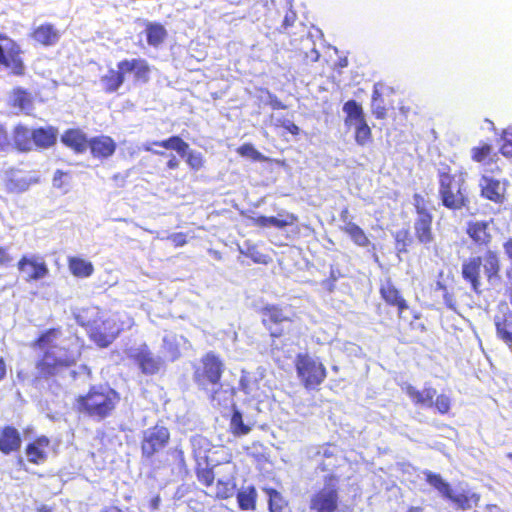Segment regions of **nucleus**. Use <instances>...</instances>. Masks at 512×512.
<instances>
[{"mask_svg":"<svg viewBox=\"0 0 512 512\" xmlns=\"http://www.w3.org/2000/svg\"><path fill=\"white\" fill-rule=\"evenodd\" d=\"M22 49L17 42H11L8 52L0 44V65L9 70L14 76H24L26 67L22 58Z\"/></svg>","mask_w":512,"mask_h":512,"instance_id":"obj_17","label":"nucleus"},{"mask_svg":"<svg viewBox=\"0 0 512 512\" xmlns=\"http://www.w3.org/2000/svg\"><path fill=\"white\" fill-rule=\"evenodd\" d=\"M493 220L468 221L465 233L471 243L479 250H484L482 255L471 256L465 259L461 265V277L469 285L471 291L477 295L483 293L481 271L489 283L500 279L502 269L501 256L498 250L492 249L493 234L491 224Z\"/></svg>","mask_w":512,"mask_h":512,"instance_id":"obj_1","label":"nucleus"},{"mask_svg":"<svg viewBox=\"0 0 512 512\" xmlns=\"http://www.w3.org/2000/svg\"><path fill=\"white\" fill-rule=\"evenodd\" d=\"M9 105L12 108H16L26 114H30L34 107V100L28 90L22 87H15L11 91Z\"/></svg>","mask_w":512,"mask_h":512,"instance_id":"obj_24","label":"nucleus"},{"mask_svg":"<svg viewBox=\"0 0 512 512\" xmlns=\"http://www.w3.org/2000/svg\"><path fill=\"white\" fill-rule=\"evenodd\" d=\"M39 512H52L50 508H48L47 506H42L40 509H39Z\"/></svg>","mask_w":512,"mask_h":512,"instance_id":"obj_62","label":"nucleus"},{"mask_svg":"<svg viewBox=\"0 0 512 512\" xmlns=\"http://www.w3.org/2000/svg\"><path fill=\"white\" fill-rule=\"evenodd\" d=\"M0 41H5L7 43V50L5 52H8L11 46V42H16L15 40L9 38L6 34L0 33Z\"/></svg>","mask_w":512,"mask_h":512,"instance_id":"obj_56","label":"nucleus"},{"mask_svg":"<svg viewBox=\"0 0 512 512\" xmlns=\"http://www.w3.org/2000/svg\"><path fill=\"white\" fill-rule=\"evenodd\" d=\"M224 372V363L221 358L213 352H207L200 359V366L194 368L193 381L199 389L208 391V386L220 385V380ZM221 387L212 391L209 400L213 404H219L217 394Z\"/></svg>","mask_w":512,"mask_h":512,"instance_id":"obj_6","label":"nucleus"},{"mask_svg":"<svg viewBox=\"0 0 512 512\" xmlns=\"http://www.w3.org/2000/svg\"><path fill=\"white\" fill-rule=\"evenodd\" d=\"M394 238L399 252H407L408 247L413 242V238L408 229H401L397 231Z\"/></svg>","mask_w":512,"mask_h":512,"instance_id":"obj_40","label":"nucleus"},{"mask_svg":"<svg viewBox=\"0 0 512 512\" xmlns=\"http://www.w3.org/2000/svg\"><path fill=\"white\" fill-rule=\"evenodd\" d=\"M14 147L20 152H28L32 149V131L22 124H17L12 131Z\"/></svg>","mask_w":512,"mask_h":512,"instance_id":"obj_28","label":"nucleus"},{"mask_svg":"<svg viewBox=\"0 0 512 512\" xmlns=\"http://www.w3.org/2000/svg\"><path fill=\"white\" fill-rule=\"evenodd\" d=\"M295 367L298 377L308 389L319 386L326 378L325 366L307 355H298Z\"/></svg>","mask_w":512,"mask_h":512,"instance_id":"obj_10","label":"nucleus"},{"mask_svg":"<svg viewBox=\"0 0 512 512\" xmlns=\"http://www.w3.org/2000/svg\"><path fill=\"white\" fill-rule=\"evenodd\" d=\"M21 438L19 432L12 427H6L2 430L0 434V450L9 454L12 451L20 448Z\"/></svg>","mask_w":512,"mask_h":512,"instance_id":"obj_30","label":"nucleus"},{"mask_svg":"<svg viewBox=\"0 0 512 512\" xmlns=\"http://www.w3.org/2000/svg\"><path fill=\"white\" fill-rule=\"evenodd\" d=\"M7 375V365L3 357H0V381L4 380Z\"/></svg>","mask_w":512,"mask_h":512,"instance_id":"obj_54","label":"nucleus"},{"mask_svg":"<svg viewBox=\"0 0 512 512\" xmlns=\"http://www.w3.org/2000/svg\"><path fill=\"white\" fill-rule=\"evenodd\" d=\"M152 145L176 151L185 159L189 168L194 171H199L205 165V158L203 154L193 150L188 151L189 144L180 136L174 135L164 140L153 141Z\"/></svg>","mask_w":512,"mask_h":512,"instance_id":"obj_11","label":"nucleus"},{"mask_svg":"<svg viewBox=\"0 0 512 512\" xmlns=\"http://www.w3.org/2000/svg\"><path fill=\"white\" fill-rule=\"evenodd\" d=\"M11 146L9 133L6 127L0 124V152L7 151Z\"/></svg>","mask_w":512,"mask_h":512,"instance_id":"obj_46","label":"nucleus"},{"mask_svg":"<svg viewBox=\"0 0 512 512\" xmlns=\"http://www.w3.org/2000/svg\"><path fill=\"white\" fill-rule=\"evenodd\" d=\"M33 444H37V446L42 449V448L48 446L49 440L46 437H41L36 442H34Z\"/></svg>","mask_w":512,"mask_h":512,"instance_id":"obj_57","label":"nucleus"},{"mask_svg":"<svg viewBox=\"0 0 512 512\" xmlns=\"http://www.w3.org/2000/svg\"><path fill=\"white\" fill-rule=\"evenodd\" d=\"M341 231L348 235L351 241L358 247H368L371 244L366 232L354 222L345 223L341 227Z\"/></svg>","mask_w":512,"mask_h":512,"instance_id":"obj_32","label":"nucleus"},{"mask_svg":"<svg viewBox=\"0 0 512 512\" xmlns=\"http://www.w3.org/2000/svg\"><path fill=\"white\" fill-rule=\"evenodd\" d=\"M253 423L248 421L245 423L243 418H230L229 428L232 433L236 436H243L248 434L251 431Z\"/></svg>","mask_w":512,"mask_h":512,"instance_id":"obj_41","label":"nucleus"},{"mask_svg":"<svg viewBox=\"0 0 512 512\" xmlns=\"http://www.w3.org/2000/svg\"><path fill=\"white\" fill-rule=\"evenodd\" d=\"M296 20V15L294 12L287 13L283 19L282 27L286 30L288 27L292 26Z\"/></svg>","mask_w":512,"mask_h":512,"instance_id":"obj_52","label":"nucleus"},{"mask_svg":"<svg viewBox=\"0 0 512 512\" xmlns=\"http://www.w3.org/2000/svg\"><path fill=\"white\" fill-rule=\"evenodd\" d=\"M338 509V479L330 475L325 478L322 489L313 494L310 499V512H337Z\"/></svg>","mask_w":512,"mask_h":512,"instance_id":"obj_9","label":"nucleus"},{"mask_svg":"<svg viewBox=\"0 0 512 512\" xmlns=\"http://www.w3.org/2000/svg\"><path fill=\"white\" fill-rule=\"evenodd\" d=\"M446 499L451 500L458 508L467 510L472 508L473 505L476 506L478 504L480 495L471 490L453 491L451 489Z\"/></svg>","mask_w":512,"mask_h":512,"instance_id":"obj_26","label":"nucleus"},{"mask_svg":"<svg viewBox=\"0 0 512 512\" xmlns=\"http://www.w3.org/2000/svg\"><path fill=\"white\" fill-rule=\"evenodd\" d=\"M152 68L143 58L123 59L117 63V70L110 69L102 76L104 91L108 94L116 92L125 82L127 74H133L134 83H148Z\"/></svg>","mask_w":512,"mask_h":512,"instance_id":"obj_4","label":"nucleus"},{"mask_svg":"<svg viewBox=\"0 0 512 512\" xmlns=\"http://www.w3.org/2000/svg\"><path fill=\"white\" fill-rule=\"evenodd\" d=\"M269 509L271 512H287L284 499L277 491L273 490L269 494Z\"/></svg>","mask_w":512,"mask_h":512,"instance_id":"obj_43","label":"nucleus"},{"mask_svg":"<svg viewBox=\"0 0 512 512\" xmlns=\"http://www.w3.org/2000/svg\"><path fill=\"white\" fill-rule=\"evenodd\" d=\"M198 479L201 483L209 486L213 483L214 473L211 470H203L198 473Z\"/></svg>","mask_w":512,"mask_h":512,"instance_id":"obj_48","label":"nucleus"},{"mask_svg":"<svg viewBox=\"0 0 512 512\" xmlns=\"http://www.w3.org/2000/svg\"><path fill=\"white\" fill-rule=\"evenodd\" d=\"M30 185H31L30 180H28L26 178L15 177V176H12V177H9L8 179H6L5 184H4L5 190L9 194L23 193L26 190H28Z\"/></svg>","mask_w":512,"mask_h":512,"instance_id":"obj_37","label":"nucleus"},{"mask_svg":"<svg viewBox=\"0 0 512 512\" xmlns=\"http://www.w3.org/2000/svg\"><path fill=\"white\" fill-rule=\"evenodd\" d=\"M170 438L169 431L166 427L156 425L148 428L143 432V440L141 444L142 457L148 461L161 451L168 443Z\"/></svg>","mask_w":512,"mask_h":512,"instance_id":"obj_12","label":"nucleus"},{"mask_svg":"<svg viewBox=\"0 0 512 512\" xmlns=\"http://www.w3.org/2000/svg\"><path fill=\"white\" fill-rule=\"evenodd\" d=\"M236 152L242 156L252 159L253 161H265L266 157L263 156L258 150L254 148L251 143H244L239 146Z\"/></svg>","mask_w":512,"mask_h":512,"instance_id":"obj_42","label":"nucleus"},{"mask_svg":"<svg viewBox=\"0 0 512 512\" xmlns=\"http://www.w3.org/2000/svg\"><path fill=\"white\" fill-rule=\"evenodd\" d=\"M372 114L377 119H385L387 116V109L384 105L383 95L381 93V85L374 84L371 99Z\"/></svg>","mask_w":512,"mask_h":512,"instance_id":"obj_34","label":"nucleus"},{"mask_svg":"<svg viewBox=\"0 0 512 512\" xmlns=\"http://www.w3.org/2000/svg\"><path fill=\"white\" fill-rule=\"evenodd\" d=\"M505 184H502L498 179L482 175L479 181L481 196L496 204H501L505 200Z\"/></svg>","mask_w":512,"mask_h":512,"instance_id":"obj_18","label":"nucleus"},{"mask_svg":"<svg viewBox=\"0 0 512 512\" xmlns=\"http://www.w3.org/2000/svg\"><path fill=\"white\" fill-rule=\"evenodd\" d=\"M119 395L109 387H91L86 395L76 398L75 407L79 413L89 416H107L119 402Z\"/></svg>","mask_w":512,"mask_h":512,"instance_id":"obj_5","label":"nucleus"},{"mask_svg":"<svg viewBox=\"0 0 512 512\" xmlns=\"http://www.w3.org/2000/svg\"><path fill=\"white\" fill-rule=\"evenodd\" d=\"M412 199L416 214L413 222L414 237L419 244L429 246L435 240L433 231V203L428 197L420 193H414Z\"/></svg>","mask_w":512,"mask_h":512,"instance_id":"obj_7","label":"nucleus"},{"mask_svg":"<svg viewBox=\"0 0 512 512\" xmlns=\"http://www.w3.org/2000/svg\"><path fill=\"white\" fill-rule=\"evenodd\" d=\"M379 295L386 306L396 309L400 321L405 320L404 313L410 309L408 301L390 278L380 282Z\"/></svg>","mask_w":512,"mask_h":512,"instance_id":"obj_13","label":"nucleus"},{"mask_svg":"<svg viewBox=\"0 0 512 512\" xmlns=\"http://www.w3.org/2000/svg\"><path fill=\"white\" fill-rule=\"evenodd\" d=\"M297 221V216L294 214H285L279 215V217L274 216H258L253 218V224L260 228H266L269 226H274L276 228L282 229L287 226L293 225Z\"/></svg>","mask_w":512,"mask_h":512,"instance_id":"obj_25","label":"nucleus"},{"mask_svg":"<svg viewBox=\"0 0 512 512\" xmlns=\"http://www.w3.org/2000/svg\"><path fill=\"white\" fill-rule=\"evenodd\" d=\"M503 250L508 260L512 261V237H509L503 243Z\"/></svg>","mask_w":512,"mask_h":512,"instance_id":"obj_51","label":"nucleus"},{"mask_svg":"<svg viewBox=\"0 0 512 512\" xmlns=\"http://www.w3.org/2000/svg\"><path fill=\"white\" fill-rule=\"evenodd\" d=\"M61 142L77 154L84 153L89 145L86 134L78 128H70L61 135Z\"/></svg>","mask_w":512,"mask_h":512,"instance_id":"obj_21","label":"nucleus"},{"mask_svg":"<svg viewBox=\"0 0 512 512\" xmlns=\"http://www.w3.org/2000/svg\"><path fill=\"white\" fill-rule=\"evenodd\" d=\"M494 325L498 339L512 351V311L507 308L501 315H496Z\"/></svg>","mask_w":512,"mask_h":512,"instance_id":"obj_22","label":"nucleus"},{"mask_svg":"<svg viewBox=\"0 0 512 512\" xmlns=\"http://www.w3.org/2000/svg\"><path fill=\"white\" fill-rule=\"evenodd\" d=\"M31 38L42 46H53L60 38L59 31L50 23H44L31 32Z\"/></svg>","mask_w":512,"mask_h":512,"instance_id":"obj_23","label":"nucleus"},{"mask_svg":"<svg viewBox=\"0 0 512 512\" xmlns=\"http://www.w3.org/2000/svg\"><path fill=\"white\" fill-rule=\"evenodd\" d=\"M256 490L254 487L242 489L237 494V500L242 510H252L255 507Z\"/></svg>","mask_w":512,"mask_h":512,"instance_id":"obj_38","label":"nucleus"},{"mask_svg":"<svg viewBox=\"0 0 512 512\" xmlns=\"http://www.w3.org/2000/svg\"><path fill=\"white\" fill-rule=\"evenodd\" d=\"M61 336V327H52L41 331L30 343L32 349L41 353L35 362L41 379L55 377L61 370L74 366L81 355L76 337H68L59 343Z\"/></svg>","mask_w":512,"mask_h":512,"instance_id":"obj_2","label":"nucleus"},{"mask_svg":"<svg viewBox=\"0 0 512 512\" xmlns=\"http://www.w3.org/2000/svg\"><path fill=\"white\" fill-rule=\"evenodd\" d=\"M323 454H324V456H329V455H331V454H332V452L330 451V448H325V449L323 450Z\"/></svg>","mask_w":512,"mask_h":512,"instance_id":"obj_64","label":"nucleus"},{"mask_svg":"<svg viewBox=\"0 0 512 512\" xmlns=\"http://www.w3.org/2000/svg\"><path fill=\"white\" fill-rule=\"evenodd\" d=\"M349 216H350L349 209L347 207H344L340 212V219L344 222V224L347 222H351L349 220Z\"/></svg>","mask_w":512,"mask_h":512,"instance_id":"obj_55","label":"nucleus"},{"mask_svg":"<svg viewBox=\"0 0 512 512\" xmlns=\"http://www.w3.org/2000/svg\"><path fill=\"white\" fill-rule=\"evenodd\" d=\"M179 166H180V161L178 160V158L175 155L170 154L169 159L166 163V168L169 170H175V169H178Z\"/></svg>","mask_w":512,"mask_h":512,"instance_id":"obj_53","label":"nucleus"},{"mask_svg":"<svg viewBox=\"0 0 512 512\" xmlns=\"http://www.w3.org/2000/svg\"><path fill=\"white\" fill-rule=\"evenodd\" d=\"M438 196L441 204L449 210H461L470 205L469 189L465 178L452 173L449 166L438 171Z\"/></svg>","mask_w":512,"mask_h":512,"instance_id":"obj_3","label":"nucleus"},{"mask_svg":"<svg viewBox=\"0 0 512 512\" xmlns=\"http://www.w3.org/2000/svg\"><path fill=\"white\" fill-rule=\"evenodd\" d=\"M87 334L91 341L99 347L109 346L119 334L114 320L106 319L88 326Z\"/></svg>","mask_w":512,"mask_h":512,"instance_id":"obj_15","label":"nucleus"},{"mask_svg":"<svg viewBox=\"0 0 512 512\" xmlns=\"http://www.w3.org/2000/svg\"><path fill=\"white\" fill-rule=\"evenodd\" d=\"M401 388L414 405L434 408L440 414H446L450 410V396L446 394L437 395L436 389L432 386H425L422 390H418L413 385L405 383Z\"/></svg>","mask_w":512,"mask_h":512,"instance_id":"obj_8","label":"nucleus"},{"mask_svg":"<svg viewBox=\"0 0 512 512\" xmlns=\"http://www.w3.org/2000/svg\"><path fill=\"white\" fill-rule=\"evenodd\" d=\"M71 274L77 278H87L94 272L92 262L77 256H71L67 260Z\"/></svg>","mask_w":512,"mask_h":512,"instance_id":"obj_31","label":"nucleus"},{"mask_svg":"<svg viewBox=\"0 0 512 512\" xmlns=\"http://www.w3.org/2000/svg\"><path fill=\"white\" fill-rule=\"evenodd\" d=\"M167 239L172 242L174 247H182L187 243V235L183 232L173 233Z\"/></svg>","mask_w":512,"mask_h":512,"instance_id":"obj_47","label":"nucleus"},{"mask_svg":"<svg viewBox=\"0 0 512 512\" xmlns=\"http://www.w3.org/2000/svg\"><path fill=\"white\" fill-rule=\"evenodd\" d=\"M12 256L9 254L6 247L0 246V265H8L12 261Z\"/></svg>","mask_w":512,"mask_h":512,"instance_id":"obj_50","label":"nucleus"},{"mask_svg":"<svg viewBox=\"0 0 512 512\" xmlns=\"http://www.w3.org/2000/svg\"><path fill=\"white\" fill-rule=\"evenodd\" d=\"M104 512H121V511L116 507H110V508L106 509Z\"/></svg>","mask_w":512,"mask_h":512,"instance_id":"obj_61","label":"nucleus"},{"mask_svg":"<svg viewBox=\"0 0 512 512\" xmlns=\"http://www.w3.org/2000/svg\"><path fill=\"white\" fill-rule=\"evenodd\" d=\"M27 457L30 462L33 463H39L40 461L44 460L45 454L43 449L37 446V444H30L27 447Z\"/></svg>","mask_w":512,"mask_h":512,"instance_id":"obj_45","label":"nucleus"},{"mask_svg":"<svg viewBox=\"0 0 512 512\" xmlns=\"http://www.w3.org/2000/svg\"><path fill=\"white\" fill-rule=\"evenodd\" d=\"M488 512H501V509L496 504H489L486 506Z\"/></svg>","mask_w":512,"mask_h":512,"instance_id":"obj_58","label":"nucleus"},{"mask_svg":"<svg viewBox=\"0 0 512 512\" xmlns=\"http://www.w3.org/2000/svg\"><path fill=\"white\" fill-rule=\"evenodd\" d=\"M343 111L346 114L345 124L349 125L352 122L360 123L365 119L363 108L355 100H348L343 105Z\"/></svg>","mask_w":512,"mask_h":512,"instance_id":"obj_33","label":"nucleus"},{"mask_svg":"<svg viewBox=\"0 0 512 512\" xmlns=\"http://www.w3.org/2000/svg\"><path fill=\"white\" fill-rule=\"evenodd\" d=\"M372 140V132L366 120L357 123L355 128V141L360 146H365Z\"/></svg>","mask_w":512,"mask_h":512,"instance_id":"obj_39","label":"nucleus"},{"mask_svg":"<svg viewBox=\"0 0 512 512\" xmlns=\"http://www.w3.org/2000/svg\"><path fill=\"white\" fill-rule=\"evenodd\" d=\"M17 269L24 274L27 283L44 279L49 274L45 260L35 255H23L17 262Z\"/></svg>","mask_w":512,"mask_h":512,"instance_id":"obj_14","label":"nucleus"},{"mask_svg":"<svg viewBox=\"0 0 512 512\" xmlns=\"http://www.w3.org/2000/svg\"><path fill=\"white\" fill-rule=\"evenodd\" d=\"M88 148L93 158L102 160L110 158L115 153L117 144L112 137L99 135L89 139Z\"/></svg>","mask_w":512,"mask_h":512,"instance_id":"obj_20","label":"nucleus"},{"mask_svg":"<svg viewBox=\"0 0 512 512\" xmlns=\"http://www.w3.org/2000/svg\"><path fill=\"white\" fill-rule=\"evenodd\" d=\"M272 106L274 109H285L286 108V106L283 103H281L280 101L273 103Z\"/></svg>","mask_w":512,"mask_h":512,"instance_id":"obj_60","label":"nucleus"},{"mask_svg":"<svg viewBox=\"0 0 512 512\" xmlns=\"http://www.w3.org/2000/svg\"><path fill=\"white\" fill-rule=\"evenodd\" d=\"M261 322L269 330L272 338H279L283 335V329L277 326L283 322L290 321L284 309L276 304H267L260 309Z\"/></svg>","mask_w":512,"mask_h":512,"instance_id":"obj_16","label":"nucleus"},{"mask_svg":"<svg viewBox=\"0 0 512 512\" xmlns=\"http://www.w3.org/2000/svg\"><path fill=\"white\" fill-rule=\"evenodd\" d=\"M470 153L471 159L477 163L492 161L496 156L492 145L487 142H481L478 146L472 147Z\"/></svg>","mask_w":512,"mask_h":512,"instance_id":"obj_35","label":"nucleus"},{"mask_svg":"<svg viewBox=\"0 0 512 512\" xmlns=\"http://www.w3.org/2000/svg\"><path fill=\"white\" fill-rule=\"evenodd\" d=\"M499 152L506 158L512 160V132L503 131Z\"/></svg>","mask_w":512,"mask_h":512,"instance_id":"obj_44","label":"nucleus"},{"mask_svg":"<svg viewBox=\"0 0 512 512\" xmlns=\"http://www.w3.org/2000/svg\"><path fill=\"white\" fill-rule=\"evenodd\" d=\"M339 66H340V67H345V66H347V59H341V60L339 61Z\"/></svg>","mask_w":512,"mask_h":512,"instance_id":"obj_63","label":"nucleus"},{"mask_svg":"<svg viewBox=\"0 0 512 512\" xmlns=\"http://www.w3.org/2000/svg\"><path fill=\"white\" fill-rule=\"evenodd\" d=\"M130 358L138 365L143 374L154 375L161 368V360L153 355L146 344L141 346Z\"/></svg>","mask_w":512,"mask_h":512,"instance_id":"obj_19","label":"nucleus"},{"mask_svg":"<svg viewBox=\"0 0 512 512\" xmlns=\"http://www.w3.org/2000/svg\"><path fill=\"white\" fill-rule=\"evenodd\" d=\"M423 474L427 483L436 489L442 497L446 498L447 495H449L452 488L440 474H436L428 470L424 471Z\"/></svg>","mask_w":512,"mask_h":512,"instance_id":"obj_36","label":"nucleus"},{"mask_svg":"<svg viewBox=\"0 0 512 512\" xmlns=\"http://www.w3.org/2000/svg\"><path fill=\"white\" fill-rule=\"evenodd\" d=\"M145 35L147 44L157 48L165 42L168 32L164 25L159 22H146Z\"/></svg>","mask_w":512,"mask_h":512,"instance_id":"obj_27","label":"nucleus"},{"mask_svg":"<svg viewBox=\"0 0 512 512\" xmlns=\"http://www.w3.org/2000/svg\"><path fill=\"white\" fill-rule=\"evenodd\" d=\"M281 126H282V127H283L287 132H289L290 134H292V135H294V136L298 135V134H299V132H300L299 127H298L295 123H293V122H291V121H289V120H284V121H282Z\"/></svg>","mask_w":512,"mask_h":512,"instance_id":"obj_49","label":"nucleus"},{"mask_svg":"<svg viewBox=\"0 0 512 512\" xmlns=\"http://www.w3.org/2000/svg\"><path fill=\"white\" fill-rule=\"evenodd\" d=\"M57 140V129L49 127H39L32 130V143L38 148H49L56 143Z\"/></svg>","mask_w":512,"mask_h":512,"instance_id":"obj_29","label":"nucleus"},{"mask_svg":"<svg viewBox=\"0 0 512 512\" xmlns=\"http://www.w3.org/2000/svg\"><path fill=\"white\" fill-rule=\"evenodd\" d=\"M254 262L256 263H266L267 261L264 259V256L258 255L253 257Z\"/></svg>","mask_w":512,"mask_h":512,"instance_id":"obj_59","label":"nucleus"}]
</instances>
